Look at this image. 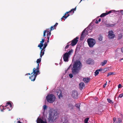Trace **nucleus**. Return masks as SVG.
I'll return each mask as SVG.
<instances>
[{
    "instance_id": "obj_7",
    "label": "nucleus",
    "mask_w": 123,
    "mask_h": 123,
    "mask_svg": "<svg viewBox=\"0 0 123 123\" xmlns=\"http://www.w3.org/2000/svg\"><path fill=\"white\" fill-rule=\"evenodd\" d=\"M87 41L89 47L91 48L96 43L95 40L92 38L88 39Z\"/></svg>"
},
{
    "instance_id": "obj_61",
    "label": "nucleus",
    "mask_w": 123,
    "mask_h": 123,
    "mask_svg": "<svg viewBox=\"0 0 123 123\" xmlns=\"http://www.w3.org/2000/svg\"><path fill=\"white\" fill-rule=\"evenodd\" d=\"M27 74H26L25 75H26Z\"/></svg>"
},
{
    "instance_id": "obj_6",
    "label": "nucleus",
    "mask_w": 123,
    "mask_h": 123,
    "mask_svg": "<svg viewBox=\"0 0 123 123\" xmlns=\"http://www.w3.org/2000/svg\"><path fill=\"white\" fill-rule=\"evenodd\" d=\"M73 52V50H70L68 52H67L63 55V58L64 61L65 62H68V58L69 55Z\"/></svg>"
},
{
    "instance_id": "obj_17",
    "label": "nucleus",
    "mask_w": 123,
    "mask_h": 123,
    "mask_svg": "<svg viewBox=\"0 0 123 123\" xmlns=\"http://www.w3.org/2000/svg\"><path fill=\"white\" fill-rule=\"evenodd\" d=\"M85 86V85L83 82H81L79 85V88L80 90H82Z\"/></svg>"
},
{
    "instance_id": "obj_29",
    "label": "nucleus",
    "mask_w": 123,
    "mask_h": 123,
    "mask_svg": "<svg viewBox=\"0 0 123 123\" xmlns=\"http://www.w3.org/2000/svg\"><path fill=\"white\" fill-rule=\"evenodd\" d=\"M74 106L71 104L69 105L68 107L69 109H72L73 107Z\"/></svg>"
},
{
    "instance_id": "obj_42",
    "label": "nucleus",
    "mask_w": 123,
    "mask_h": 123,
    "mask_svg": "<svg viewBox=\"0 0 123 123\" xmlns=\"http://www.w3.org/2000/svg\"><path fill=\"white\" fill-rule=\"evenodd\" d=\"M80 103H79V104H78V105H77V110H78V109H79V110H80Z\"/></svg>"
},
{
    "instance_id": "obj_12",
    "label": "nucleus",
    "mask_w": 123,
    "mask_h": 123,
    "mask_svg": "<svg viewBox=\"0 0 123 123\" xmlns=\"http://www.w3.org/2000/svg\"><path fill=\"white\" fill-rule=\"evenodd\" d=\"M57 95L58 96L59 98L60 99L61 97H62V91L60 90H57Z\"/></svg>"
},
{
    "instance_id": "obj_16",
    "label": "nucleus",
    "mask_w": 123,
    "mask_h": 123,
    "mask_svg": "<svg viewBox=\"0 0 123 123\" xmlns=\"http://www.w3.org/2000/svg\"><path fill=\"white\" fill-rule=\"evenodd\" d=\"M72 97L74 98H76L77 97V91H73L72 95Z\"/></svg>"
},
{
    "instance_id": "obj_37",
    "label": "nucleus",
    "mask_w": 123,
    "mask_h": 123,
    "mask_svg": "<svg viewBox=\"0 0 123 123\" xmlns=\"http://www.w3.org/2000/svg\"><path fill=\"white\" fill-rule=\"evenodd\" d=\"M107 100L108 102L109 103H113V102H112L111 100L107 98Z\"/></svg>"
},
{
    "instance_id": "obj_62",
    "label": "nucleus",
    "mask_w": 123,
    "mask_h": 123,
    "mask_svg": "<svg viewBox=\"0 0 123 123\" xmlns=\"http://www.w3.org/2000/svg\"><path fill=\"white\" fill-rule=\"evenodd\" d=\"M82 0H81V1H82Z\"/></svg>"
},
{
    "instance_id": "obj_30",
    "label": "nucleus",
    "mask_w": 123,
    "mask_h": 123,
    "mask_svg": "<svg viewBox=\"0 0 123 123\" xmlns=\"http://www.w3.org/2000/svg\"><path fill=\"white\" fill-rule=\"evenodd\" d=\"M91 62V60L90 59H89L87 60L86 61V63L88 64H90Z\"/></svg>"
},
{
    "instance_id": "obj_34",
    "label": "nucleus",
    "mask_w": 123,
    "mask_h": 123,
    "mask_svg": "<svg viewBox=\"0 0 123 123\" xmlns=\"http://www.w3.org/2000/svg\"><path fill=\"white\" fill-rule=\"evenodd\" d=\"M114 74V73L112 72H110L108 73L107 75V77H108L110 75H111L112 74Z\"/></svg>"
},
{
    "instance_id": "obj_60",
    "label": "nucleus",
    "mask_w": 123,
    "mask_h": 123,
    "mask_svg": "<svg viewBox=\"0 0 123 123\" xmlns=\"http://www.w3.org/2000/svg\"><path fill=\"white\" fill-rule=\"evenodd\" d=\"M77 39H78V38L77 37Z\"/></svg>"
},
{
    "instance_id": "obj_53",
    "label": "nucleus",
    "mask_w": 123,
    "mask_h": 123,
    "mask_svg": "<svg viewBox=\"0 0 123 123\" xmlns=\"http://www.w3.org/2000/svg\"><path fill=\"white\" fill-rule=\"evenodd\" d=\"M95 23H96V24H98V21L97 20H96L95 22Z\"/></svg>"
},
{
    "instance_id": "obj_27",
    "label": "nucleus",
    "mask_w": 123,
    "mask_h": 123,
    "mask_svg": "<svg viewBox=\"0 0 123 123\" xmlns=\"http://www.w3.org/2000/svg\"><path fill=\"white\" fill-rule=\"evenodd\" d=\"M45 51V50H42V51L41 52V50L40 52V57L42 58V56L44 54V52Z\"/></svg>"
},
{
    "instance_id": "obj_50",
    "label": "nucleus",
    "mask_w": 123,
    "mask_h": 123,
    "mask_svg": "<svg viewBox=\"0 0 123 123\" xmlns=\"http://www.w3.org/2000/svg\"><path fill=\"white\" fill-rule=\"evenodd\" d=\"M116 120V118H114L113 119V120L114 122H115V121Z\"/></svg>"
},
{
    "instance_id": "obj_39",
    "label": "nucleus",
    "mask_w": 123,
    "mask_h": 123,
    "mask_svg": "<svg viewBox=\"0 0 123 123\" xmlns=\"http://www.w3.org/2000/svg\"><path fill=\"white\" fill-rule=\"evenodd\" d=\"M58 23H56L55 25L53 26L54 29H55V28L56 27V26L58 25Z\"/></svg>"
},
{
    "instance_id": "obj_3",
    "label": "nucleus",
    "mask_w": 123,
    "mask_h": 123,
    "mask_svg": "<svg viewBox=\"0 0 123 123\" xmlns=\"http://www.w3.org/2000/svg\"><path fill=\"white\" fill-rule=\"evenodd\" d=\"M92 29V27L88 26L83 31L80 36V40H83L84 38L88 35V33L91 32Z\"/></svg>"
},
{
    "instance_id": "obj_5",
    "label": "nucleus",
    "mask_w": 123,
    "mask_h": 123,
    "mask_svg": "<svg viewBox=\"0 0 123 123\" xmlns=\"http://www.w3.org/2000/svg\"><path fill=\"white\" fill-rule=\"evenodd\" d=\"M76 7L73 9H72L69 12H66L64 16H63L61 18V21H62V20H65V19H66L69 16V14H68V13H74V11H75L76 10Z\"/></svg>"
},
{
    "instance_id": "obj_36",
    "label": "nucleus",
    "mask_w": 123,
    "mask_h": 123,
    "mask_svg": "<svg viewBox=\"0 0 123 123\" xmlns=\"http://www.w3.org/2000/svg\"><path fill=\"white\" fill-rule=\"evenodd\" d=\"M89 119V118H86L84 120V123H87Z\"/></svg>"
},
{
    "instance_id": "obj_38",
    "label": "nucleus",
    "mask_w": 123,
    "mask_h": 123,
    "mask_svg": "<svg viewBox=\"0 0 123 123\" xmlns=\"http://www.w3.org/2000/svg\"><path fill=\"white\" fill-rule=\"evenodd\" d=\"M47 38L48 39V40L47 41V43H49V37H50V36H47Z\"/></svg>"
},
{
    "instance_id": "obj_44",
    "label": "nucleus",
    "mask_w": 123,
    "mask_h": 123,
    "mask_svg": "<svg viewBox=\"0 0 123 123\" xmlns=\"http://www.w3.org/2000/svg\"><path fill=\"white\" fill-rule=\"evenodd\" d=\"M46 31H44L43 32V36L45 37L46 36Z\"/></svg>"
},
{
    "instance_id": "obj_4",
    "label": "nucleus",
    "mask_w": 123,
    "mask_h": 123,
    "mask_svg": "<svg viewBox=\"0 0 123 123\" xmlns=\"http://www.w3.org/2000/svg\"><path fill=\"white\" fill-rule=\"evenodd\" d=\"M46 99L48 102L52 103L55 101V97L53 94H49L46 97Z\"/></svg>"
},
{
    "instance_id": "obj_15",
    "label": "nucleus",
    "mask_w": 123,
    "mask_h": 123,
    "mask_svg": "<svg viewBox=\"0 0 123 123\" xmlns=\"http://www.w3.org/2000/svg\"><path fill=\"white\" fill-rule=\"evenodd\" d=\"M112 11H113V10H111L108 12L103 13L100 15V17H104L108 14L111 13Z\"/></svg>"
},
{
    "instance_id": "obj_33",
    "label": "nucleus",
    "mask_w": 123,
    "mask_h": 123,
    "mask_svg": "<svg viewBox=\"0 0 123 123\" xmlns=\"http://www.w3.org/2000/svg\"><path fill=\"white\" fill-rule=\"evenodd\" d=\"M122 35L121 34H118V39H120L122 38Z\"/></svg>"
},
{
    "instance_id": "obj_1",
    "label": "nucleus",
    "mask_w": 123,
    "mask_h": 123,
    "mask_svg": "<svg viewBox=\"0 0 123 123\" xmlns=\"http://www.w3.org/2000/svg\"><path fill=\"white\" fill-rule=\"evenodd\" d=\"M75 55L76 54L73 59L71 64L70 65L66 70L67 71L70 68V67H72L71 69L72 74H70L68 75L69 77L71 78L73 77V75H75L77 74V60L75 58Z\"/></svg>"
},
{
    "instance_id": "obj_23",
    "label": "nucleus",
    "mask_w": 123,
    "mask_h": 123,
    "mask_svg": "<svg viewBox=\"0 0 123 123\" xmlns=\"http://www.w3.org/2000/svg\"><path fill=\"white\" fill-rule=\"evenodd\" d=\"M8 105H9L10 106V107L11 108H12V104L11 103H10V102H7L6 103V105L5 106V107H6L7 106H8Z\"/></svg>"
},
{
    "instance_id": "obj_22",
    "label": "nucleus",
    "mask_w": 123,
    "mask_h": 123,
    "mask_svg": "<svg viewBox=\"0 0 123 123\" xmlns=\"http://www.w3.org/2000/svg\"><path fill=\"white\" fill-rule=\"evenodd\" d=\"M105 25L107 27H112L115 26V24H106Z\"/></svg>"
},
{
    "instance_id": "obj_40",
    "label": "nucleus",
    "mask_w": 123,
    "mask_h": 123,
    "mask_svg": "<svg viewBox=\"0 0 123 123\" xmlns=\"http://www.w3.org/2000/svg\"><path fill=\"white\" fill-rule=\"evenodd\" d=\"M98 40L99 41H101L102 39V37L101 36H100L98 38Z\"/></svg>"
},
{
    "instance_id": "obj_28",
    "label": "nucleus",
    "mask_w": 123,
    "mask_h": 123,
    "mask_svg": "<svg viewBox=\"0 0 123 123\" xmlns=\"http://www.w3.org/2000/svg\"><path fill=\"white\" fill-rule=\"evenodd\" d=\"M70 43V42L68 43H67L68 45H67L66 46V47H65V51H66V49H68V48L69 46L71 45L70 44H69Z\"/></svg>"
},
{
    "instance_id": "obj_2",
    "label": "nucleus",
    "mask_w": 123,
    "mask_h": 123,
    "mask_svg": "<svg viewBox=\"0 0 123 123\" xmlns=\"http://www.w3.org/2000/svg\"><path fill=\"white\" fill-rule=\"evenodd\" d=\"M57 112L55 111H50L48 118L49 121L50 123H51L54 121L57 118Z\"/></svg>"
},
{
    "instance_id": "obj_47",
    "label": "nucleus",
    "mask_w": 123,
    "mask_h": 123,
    "mask_svg": "<svg viewBox=\"0 0 123 123\" xmlns=\"http://www.w3.org/2000/svg\"><path fill=\"white\" fill-rule=\"evenodd\" d=\"M121 86H122L120 84H119L118 85V88H120L121 87Z\"/></svg>"
},
{
    "instance_id": "obj_25",
    "label": "nucleus",
    "mask_w": 123,
    "mask_h": 123,
    "mask_svg": "<svg viewBox=\"0 0 123 123\" xmlns=\"http://www.w3.org/2000/svg\"><path fill=\"white\" fill-rule=\"evenodd\" d=\"M122 120L120 118H118L117 119L116 123H121L122 122Z\"/></svg>"
},
{
    "instance_id": "obj_55",
    "label": "nucleus",
    "mask_w": 123,
    "mask_h": 123,
    "mask_svg": "<svg viewBox=\"0 0 123 123\" xmlns=\"http://www.w3.org/2000/svg\"><path fill=\"white\" fill-rule=\"evenodd\" d=\"M101 18H99V19H98V21L99 22L100 21H101Z\"/></svg>"
},
{
    "instance_id": "obj_45",
    "label": "nucleus",
    "mask_w": 123,
    "mask_h": 123,
    "mask_svg": "<svg viewBox=\"0 0 123 123\" xmlns=\"http://www.w3.org/2000/svg\"><path fill=\"white\" fill-rule=\"evenodd\" d=\"M119 116L121 118H122L123 117V115L121 113H120V114H119Z\"/></svg>"
},
{
    "instance_id": "obj_20",
    "label": "nucleus",
    "mask_w": 123,
    "mask_h": 123,
    "mask_svg": "<svg viewBox=\"0 0 123 123\" xmlns=\"http://www.w3.org/2000/svg\"><path fill=\"white\" fill-rule=\"evenodd\" d=\"M50 29H46V30H44V31H46V32H47V36H50L51 33V31H50Z\"/></svg>"
},
{
    "instance_id": "obj_10",
    "label": "nucleus",
    "mask_w": 123,
    "mask_h": 123,
    "mask_svg": "<svg viewBox=\"0 0 123 123\" xmlns=\"http://www.w3.org/2000/svg\"><path fill=\"white\" fill-rule=\"evenodd\" d=\"M82 66V65L81 62L79 61H77V72L80 70Z\"/></svg>"
},
{
    "instance_id": "obj_13",
    "label": "nucleus",
    "mask_w": 123,
    "mask_h": 123,
    "mask_svg": "<svg viewBox=\"0 0 123 123\" xmlns=\"http://www.w3.org/2000/svg\"><path fill=\"white\" fill-rule=\"evenodd\" d=\"M37 123H47L45 121H43L41 118H38L37 120Z\"/></svg>"
},
{
    "instance_id": "obj_54",
    "label": "nucleus",
    "mask_w": 123,
    "mask_h": 123,
    "mask_svg": "<svg viewBox=\"0 0 123 123\" xmlns=\"http://www.w3.org/2000/svg\"><path fill=\"white\" fill-rule=\"evenodd\" d=\"M123 60V58L120 59L119 60V61L120 62V61H121V60Z\"/></svg>"
},
{
    "instance_id": "obj_41",
    "label": "nucleus",
    "mask_w": 123,
    "mask_h": 123,
    "mask_svg": "<svg viewBox=\"0 0 123 123\" xmlns=\"http://www.w3.org/2000/svg\"><path fill=\"white\" fill-rule=\"evenodd\" d=\"M54 28L53 26H52L51 27L50 29V31H51L53 30L54 29Z\"/></svg>"
},
{
    "instance_id": "obj_46",
    "label": "nucleus",
    "mask_w": 123,
    "mask_h": 123,
    "mask_svg": "<svg viewBox=\"0 0 123 123\" xmlns=\"http://www.w3.org/2000/svg\"><path fill=\"white\" fill-rule=\"evenodd\" d=\"M123 96V94H121L119 95V97L120 98H121Z\"/></svg>"
},
{
    "instance_id": "obj_14",
    "label": "nucleus",
    "mask_w": 123,
    "mask_h": 123,
    "mask_svg": "<svg viewBox=\"0 0 123 123\" xmlns=\"http://www.w3.org/2000/svg\"><path fill=\"white\" fill-rule=\"evenodd\" d=\"M62 121L63 123H68L69 122L67 117H62Z\"/></svg>"
},
{
    "instance_id": "obj_48",
    "label": "nucleus",
    "mask_w": 123,
    "mask_h": 123,
    "mask_svg": "<svg viewBox=\"0 0 123 123\" xmlns=\"http://www.w3.org/2000/svg\"><path fill=\"white\" fill-rule=\"evenodd\" d=\"M107 84V82H106L105 83V84L104 85H103V87L104 88L105 87L106 85Z\"/></svg>"
},
{
    "instance_id": "obj_19",
    "label": "nucleus",
    "mask_w": 123,
    "mask_h": 123,
    "mask_svg": "<svg viewBox=\"0 0 123 123\" xmlns=\"http://www.w3.org/2000/svg\"><path fill=\"white\" fill-rule=\"evenodd\" d=\"M83 80L85 83H87L90 81V79L88 78H83Z\"/></svg>"
},
{
    "instance_id": "obj_59",
    "label": "nucleus",
    "mask_w": 123,
    "mask_h": 123,
    "mask_svg": "<svg viewBox=\"0 0 123 123\" xmlns=\"http://www.w3.org/2000/svg\"><path fill=\"white\" fill-rule=\"evenodd\" d=\"M110 82V81H109V82Z\"/></svg>"
},
{
    "instance_id": "obj_51",
    "label": "nucleus",
    "mask_w": 123,
    "mask_h": 123,
    "mask_svg": "<svg viewBox=\"0 0 123 123\" xmlns=\"http://www.w3.org/2000/svg\"><path fill=\"white\" fill-rule=\"evenodd\" d=\"M121 51L122 53H123V47H122L121 48Z\"/></svg>"
},
{
    "instance_id": "obj_18",
    "label": "nucleus",
    "mask_w": 123,
    "mask_h": 123,
    "mask_svg": "<svg viewBox=\"0 0 123 123\" xmlns=\"http://www.w3.org/2000/svg\"><path fill=\"white\" fill-rule=\"evenodd\" d=\"M36 75L33 74V75L30 76L29 78L32 81H34L35 80L36 78L37 77Z\"/></svg>"
},
{
    "instance_id": "obj_8",
    "label": "nucleus",
    "mask_w": 123,
    "mask_h": 123,
    "mask_svg": "<svg viewBox=\"0 0 123 123\" xmlns=\"http://www.w3.org/2000/svg\"><path fill=\"white\" fill-rule=\"evenodd\" d=\"M39 67H38L37 66L36 68H34L33 69L32 72L31 74H33L36 76L40 74V72L39 71Z\"/></svg>"
},
{
    "instance_id": "obj_43",
    "label": "nucleus",
    "mask_w": 123,
    "mask_h": 123,
    "mask_svg": "<svg viewBox=\"0 0 123 123\" xmlns=\"http://www.w3.org/2000/svg\"><path fill=\"white\" fill-rule=\"evenodd\" d=\"M43 109L44 110H45L47 108V106L46 105H44L43 106Z\"/></svg>"
},
{
    "instance_id": "obj_9",
    "label": "nucleus",
    "mask_w": 123,
    "mask_h": 123,
    "mask_svg": "<svg viewBox=\"0 0 123 123\" xmlns=\"http://www.w3.org/2000/svg\"><path fill=\"white\" fill-rule=\"evenodd\" d=\"M108 37L111 39H112L114 37L115 35L113 31H111L108 32Z\"/></svg>"
},
{
    "instance_id": "obj_11",
    "label": "nucleus",
    "mask_w": 123,
    "mask_h": 123,
    "mask_svg": "<svg viewBox=\"0 0 123 123\" xmlns=\"http://www.w3.org/2000/svg\"><path fill=\"white\" fill-rule=\"evenodd\" d=\"M77 43V37H76L71 41V43L70 44L72 46H74Z\"/></svg>"
},
{
    "instance_id": "obj_52",
    "label": "nucleus",
    "mask_w": 123,
    "mask_h": 123,
    "mask_svg": "<svg viewBox=\"0 0 123 123\" xmlns=\"http://www.w3.org/2000/svg\"><path fill=\"white\" fill-rule=\"evenodd\" d=\"M17 123H21V122L20 121H18L17 122Z\"/></svg>"
},
{
    "instance_id": "obj_57",
    "label": "nucleus",
    "mask_w": 123,
    "mask_h": 123,
    "mask_svg": "<svg viewBox=\"0 0 123 123\" xmlns=\"http://www.w3.org/2000/svg\"><path fill=\"white\" fill-rule=\"evenodd\" d=\"M77 50V47H76V49H75V52Z\"/></svg>"
},
{
    "instance_id": "obj_56",
    "label": "nucleus",
    "mask_w": 123,
    "mask_h": 123,
    "mask_svg": "<svg viewBox=\"0 0 123 123\" xmlns=\"http://www.w3.org/2000/svg\"><path fill=\"white\" fill-rule=\"evenodd\" d=\"M121 12L123 14V11H121Z\"/></svg>"
},
{
    "instance_id": "obj_21",
    "label": "nucleus",
    "mask_w": 123,
    "mask_h": 123,
    "mask_svg": "<svg viewBox=\"0 0 123 123\" xmlns=\"http://www.w3.org/2000/svg\"><path fill=\"white\" fill-rule=\"evenodd\" d=\"M41 58L40 57L39 59H37L36 61L37 63V66H38V67H39V64L41 61Z\"/></svg>"
},
{
    "instance_id": "obj_24",
    "label": "nucleus",
    "mask_w": 123,
    "mask_h": 123,
    "mask_svg": "<svg viewBox=\"0 0 123 123\" xmlns=\"http://www.w3.org/2000/svg\"><path fill=\"white\" fill-rule=\"evenodd\" d=\"M107 60H104L103 62L101 63V66H103L107 63Z\"/></svg>"
},
{
    "instance_id": "obj_49",
    "label": "nucleus",
    "mask_w": 123,
    "mask_h": 123,
    "mask_svg": "<svg viewBox=\"0 0 123 123\" xmlns=\"http://www.w3.org/2000/svg\"><path fill=\"white\" fill-rule=\"evenodd\" d=\"M98 70V71L99 72V71H101L102 70V69H101H101H98V70Z\"/></svg>"
},
{
    "instance_id": "obj_58",
    "label": "nucleus",
    "mask_w": 123,
    "mask_h": 123,
    "mask_svg": "<svg viewBox=\"0 0 123 123\" xmlns=\"http://www.w3.org/2000/svg\"><path fill=\"white\" fill-rule=\"evenodd\" d=\"M28 74V75H31V74H30V73H29Z\"/></svg>"
},
{
    "instance_id": "obj_31",
    "label": "nucleus",
    "mask_w": 123,
    "mask_h": 123,
    "mask_svg": "<svg viewBox=\"0 0 123 123\" xmlns=\"http://www.w3.org/2000/svg\"><path fill=\"white\" fill-rule=\"evenodd\" d=\"M95 76H96L98 75L99 74V71L97 70H96L94 73Z\"/></svg>"
},
{
    "instance_id": "obj_26",
    "label": "nucleus",
    "mask_w": 123,
    "mask_h": 123,
    "mask_svg": "<svg viewBox=\"0 0 123 123\" xmlns=\"http://www.w3.org/2000/svg\"><path fill=\"white\" fill-rule=\"evenodd\" d=\"M47 43H45L44 44V46L43 47V48L41 50V52L42 51V50H45V49L47 46Z\"/></svg>"
},
{
    "instance_id": "obj_35",
    "label": "nucleus",
    "mask_w": 123,
    "mask_h": 123,
    "mask_svg": "<svg viewBox=\"0 0 123 123\" xmlns=\"http://www.w3.org/2000/svg\"><path fill=\"white\" fill-rule=\"evenodd\" d=\"M45 41V39H43L41 41H40V44H42L43 45V43Z\"/></svg>"
},
{
    "instance_id": "obj_32",
    "label": "nucleus",
    "mask_w": 123,
    "mask_h": 123,
    "mask_svg": "<svg viewBox=\"0 0 123 123\" xmlns=\"http://www.w3.org/2000/svg\"><path fill=\"white\" fill-rule=\"evenodd\" d=\"M43 45L42 44H39L38 45V47H39L40 49L42 50V47L43 46Z\"/></svg>"
}]
</instances>
